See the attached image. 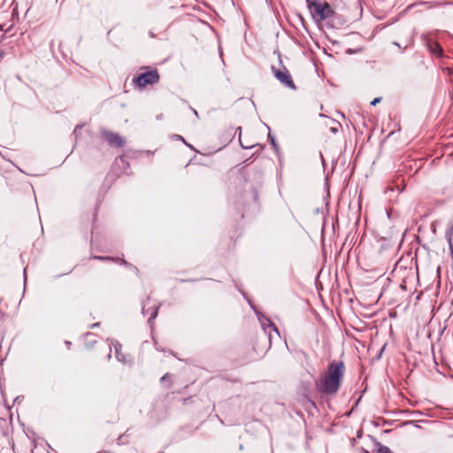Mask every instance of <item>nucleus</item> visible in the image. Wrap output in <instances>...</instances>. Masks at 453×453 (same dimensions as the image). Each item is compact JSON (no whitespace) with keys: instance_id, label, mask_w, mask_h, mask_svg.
Wrapping results in <instances>:
<instances>
[{"instance_id":"nucleus-17","label":"nucleus","mask_w":453,"mask_h":453,"mask_svg":"<svg viewBox=\"0 0 453 453\" xmlns=\"http://www.w3.org/2000/svg\"><path fill=\"white\" fill-rule=\"evenodd\" d=\"M240 144H241V146H242V148H244V149H250V148H252V147H253V146H245V145L242 142V141H241V140H240Z\"/></svg>"},{"instance_id":"nucleus-22","label":"nucleus","mask_w":453,"mask_h":453,"mask_svg":"<svg viewBox=\"0 0 453 453\" xmlns=\"http://www.w3.org/2000/svg\"><path fill=\"white\" fill-rule=\"evenodd\" d=\"M178 138L181 139L182 141H184V139L181 137V135H178Z\"/></svg>"},{"instance_id":"nucleus-2","label":"nucleus","mask_w":453,"mask_h":453,"mask_svg":"<svg viewBox=\"0 0 453 453\" xmlns=\"http://www.w3.org/2000/svg\"><path fill=\"white\" fill-rule=\"evenodd\" d=\"M158 81L159 74L157 70L147 71L133 79V82L135 83V85L140 88H143L147 85H153L155 83H157Z\"/></svg>"},{"instance_id":"nucleus-19","label":"nucleus","mask_w":453,"mask_h":453,"mask_svg":"<svg viewBox=\"0 0 453 453\" xmlns=\"http://www.w3.org/2000/svg\"><path fill=\"white\" fill-rule=\"evenodd\" d=\"M394 44H395L396 47L401 48V46H400V44H399L398 42H394Z\"/></svg>"},{"instance_id":"nucleus-8","label":"nucleus","mask_w":453,"mask_h":453,"mask_svg":"<svg viewBox=\"0 0 453 453\" xmlns=\"http://www.w3.org/2000/svg\"><path fill=\"white\" fill-rule=\"evenodd\" d=\"M376 447H377V450H376L377 453H393L388 446L382 445L380 442H376Z\"/></svg>"},{"instance_id":"nucleus-21","label":"nucleus","mask_w":453,"mask_h":453,"mask_svg":"<svg viewBox=\"0 0 453 453\" xmlns=\"http://www.w3.org/2000/svg\"><path fill=\"white\" fill-rule=\"evenodd\" d=\"M99 324L98 323H95L93 324L92 327H96Z\"/></svg>"},{"instance_id":"nucleus-6","label":"nucleus","mask_w":453,"mask_h":453,"mask_svg":"<svg viewBox=\"0 0 453 453\" xmlns=\"http://www.w3.org/2000/svg\"><path fill=\"white\" fill-rule=\"evenodd\" d=\"M445 238L449 244V251L450 258L453 260V222L449 224L446 232Z\"/></svg>"},{"instance_id":"nucleus-10","label":"nucleus","mask_w":453,"mask_h":453,"mask_svg":"<svg viewBox=\"0 0 453 453\" xmlns=\"http://www.w3.org/2000/svg\"><path fill=\"white\" fill-rule=\"evenodd\" d=\"M91 258L100 261H113L114 257H104V256H93Z\"/></svg>"},{"instance_id":"nucleus-14","label":"nucleus","mask_w":453,"mask_h":453,"mask_svg":"<svg viewBox=\"0 0 453 453\" xmlns=\"http://www.w3.org/2000/svg\"><path fill=\"white\" fill-rule=\"evenodd\" d=\"M267 323H268V326L272 327L276 333H278L277 327L270 319H267Z\"/></svg>"},{"instance_id":"nucleus-23","label":"nucleus","mask_w":453,"mask_h":453,"mask_svg":"<svg viewBox=\"0 0 453 453\" xmlns=\"http://www.w3.org/2000/svg\"><path fill=\"white\" fill-rule=\"evenodd\" d=\"M150 35L151 37H154V35H153L151 32L150 33Z\"/></svg>"},{"instance_id":"nucleus-16","label":"nucleus","mask_w":453,"mask_h":453,"mask_svg":"<svg viewBox=\"0 0 453 453\" xmlns=\"http://www.w3.org/2000/svg\"><path fill=\"white\" fill-rule=\"evenodd\" d=\"M169 376V373H165L162 378L160 379L161 382L166 380V378Z\"/></svg>"},{"instance_id":"nucleus-20","label":"nucleus","mask_w":453,"mask_h":453,"mask_svg":"<svg viewBox=\"0 0 453 453\" xmlns=\"http://www.w3.org/2000/svg\"><path fill=\"white\" fill-rule=\"evenodd\" d=\"M142 313L145 314L146 313V310H145V307L143 306L142 307Z\"/></svg>"},{"instance_id":"nucleus-7","label":"nucleus","mask_w":453,"mask_h":453,"mask_svg":"<svg viewBox=\"0 0 453 453\" xmlns=\"http://www.w3.org/2000/svg\"><path fill=\"white\" fill-rule=\"evenodd\" d=\"M426 45L431 53H433L434 55H435L438 58L442 56V49L439 43H437L435 42H427Z\"/></svg>"},{"instance_id":"nucleus-13","label":"nucleus","mask_w":453,"mask_h":453,"mask_svg":"<svg viewBox=\"0 0 453 453\" xmlns=\"http://www.w3.org/2000/svg\"><path fill=\"white\" fill-rule=\"evenodd\" d=\"M308 4V7L311 11L313 9V5H311V3H319L318 0H306Z\"/></svg>"},{"instance_id":"nucleus-18","label":"nucleus","mask_w":453,"mask_h":453,"mask_svg":"<svg viewBox=\"0 0 453 453\" xmlns=\"http://www.w3.org/2000/svg\"><path fill=\"white\" fill-rule=\"evenodd\" d=\"M81 125L76 126V127H75V129H74V131H73V134H76V133H77V131H78V129H79V128H81Z\"/></svg>"},{"instance_id":"nucleus-15","label":"nucleus","mask_w":453,"mask_h":453,"mask_svg":"<svg viewBox=\"0 0 453 453\" xmlns=\"http://www.w3.org/2000/svg\"><path fill=\"white\" fill-rule=\"evenodd\" d=\"M380 100H381V98H380V97H376V98H374V99L371 102V104H372V105H376L378 103H380Z\"/></svg>"},{"instance_id":"nucleus-9","label":"nucleus","mask_w":453,"mask_h":453,"mask_svg":"<svg viewBox=\"0 0 453 453\" xmlns=\"http://www.w3.org/2000/svg\"><path fill=\"white\" fill-rule=\"evenodd\" d=\"M158 307H154L148 319L149 323H151L157 316Z\"/></svg>"},{"instance_id":"nucleus-1","label":"nucleus","mask_w":453,"mask_h":453,"mask_svg":"<svg viewBox=\"0 0 453 453\" xmlns=\"http://www.w3.org/2000/svg\"><path fill=\"white\" fill-rule=\"evenodd\" d=\"M345 372V366L342 361H332L326 372L316 380L318 391L326 395H335L342 384Z\"/></svg>"},{"instance_id":"nucleus-4","label":"nucleus","mask_w":453,"mask_h":453,"mask_svg":"<svg viewBox=\"0 0 453 453\" xmlns=\"http://www.w3.org/2000/svg\"><path fill=\"white\" fill-rule=\"evenodd\" d=\"M311 5H313V9L311 12L313 16L319 17L321 20L327 19L332 13L330 6L326 2L311 3Z\"/></svg>"},{"instance_id":"nucleus-11","label":"nucleus","mask_w":453,"mask_h":453,"mask_svg":"<svg viewBox=\"0 0 453 453\" xmlns=\"http://www.w3.org/2000/svg\"><path fill=\"white\" fill-rule=\"evenodd\" d=\"M114 262L119 264V265H125L127 267H131V264H129L127 260H125L124 258H114L113 260Z\"/></svg>"},{"instance_id":"nucleus-12","label":"nucleus","mask_w":453,"mask_h":453,"mask_svg":"<svg viewBox=\"0 0 453 453\" xmlns=\"http://www.w3.org/2000/svg\"><path fill=\"white\" fill-rule=\"evenodd\" d=\"M268 139L270 140V142H271L272 146L273 148H276L277 147L276 141H275L274 137L271 134H268Z\"/></svg>"},{"instance_id":"nucleus-5","label":"nucleus","mask_w":453,"mask_h":453,"mask_svg":"<svg viewBox=\"0 0 453 453\" xmlns=\"http://www.w3.org/2000/svg\"><path fill=\"white\" fill-rule=\"evenodd\" d=\"M101 133L111 146L118 148L124 146L125 141L119 134L105 129L102 130Z\"/></svg>"},{"instance_id":"nucleus-24","label":"nucleus","mask_w":453,"mask_h":453,"mask_svg":"<svg viewBox=\"0 0 453 453\" xmlns=\"http://www.w3.org/2000/svg\"><path fill=\"white\" fill-rule=\"evenodd\" d=\"M97 453H103V452H97Z\"/></svg>"},{"instance_id":"nucleus-3","label":"nucleus","mask_w":453,"mask_h":453,"mask_svg":"<svg viewBox=\"0 0 453 453\" xmlns=\"http://www.w3.org/2000/svg\"><path fill=\"white\" fill-rule=\"evenodd\" d=\"M274 77L283 85L292 89H296L295 83L292 80V77L286 67H283L281 70H276L274 67L272 68Z\"/></svg>"}]
</instances>
